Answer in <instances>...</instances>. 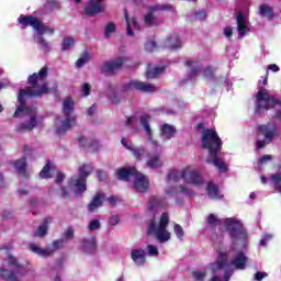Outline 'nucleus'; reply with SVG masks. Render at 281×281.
<instances>
[{
	"label": "nucleus",
	"mask_w": 281,
	"mask_h": 281,
	"mask_svg": "<svg viewBox=\"0 0 281 281\" xmlns=\"http://www.w3.org/2000/svg\"><path fill=\"white\" fill-rule=\"evenodd\" d=\"M48 71L49 68L44 66L38 72L30 75L27 78V85L30 87L20 89L18 94V102L20 105L13 113V117H25V115H27L30 117V122L21 123L16 127L19 133H23V131H33V128H36L38 124L36 121V108L26 106L25 98H41L43 95H47V93L52 91V89L47 86V82H45Z\"/></svg>",
	"instance_id": "1"
},
{
	"label": "nucleus",
	"mask_w": 281,
	"mask_h": 281,
	"mask_svg": "<svg viewBox=\"0 0 281 281\" xmlns=\"http://www.w3.org/2000/svg\"><path fill=\"white\" fill-rule=\"evenodd\" d=\"M201 144L203 150H207L206 164L214 166L221 172H227V164L223 160V139L216 130L207 128L202 132Z\"/></svg>",
	"instance_id": "2"
},
{
	"label": "nucleus",
	"mask_w": 281,
	"mask_h": 281,
	"mask_svg": "<svg viewBox=\"0 0 281 281\" xmlns=\"http://www.w3.org/2000/svg\"><path fill=\"white\" fill-rule=\"evenodd\" d=\"M224 223L225 229L228 232L232 240H245V238H247V231H245V227L240 221L226 218Z\"/></svg>",
	"instance_id": "3"
},
{
	"label": "nucleus",
	"mask_w": 281,
	"mask_h": 281,
	"mask_svg": "<svg viewBox=\"0 0 281 281\" xmlns=\"http://www.w3.org/2000/svg\"><path fill=\"white\" fill-rule=\"evenodd\" d=\"M52 248H41L36 244H30L29 248L33 254H36V256H41L42 258H49L54 256L58 249H63L65 247V240L64 239H56L50 244Z\"/></svg>",
	"instance_id": "4"
},
{
	"label": "nucleus",
	"mask_w": 281,
	"mask_h": 281,
	"mask_svg": "<svg viewBox=\"0 0 281 281\" xmlns=\"http://www.w3.org/2000/svg\"><path fill=\"white\" fill-rule=\"evenodd\" d=\"M257 135H262L263 140H257L256 146L257 150H261L265 148L267 144H271L273 142L276 135H278V128L276 126L270 127L269 125H258L257 126Z\"/></svg>",
	"instance_id": "5"
},
{
	"label": "nucleus",
	"mask_w": 281,
	"mask_h": 281,
	"mask_svg": "<svg viewBox=\"0 0 281 281\" xmlns=\"http://www.w3.org/2000/svg\"><path fill=\"white\" fill-rule=\"evenodd\" d=\"M9 265L10 267L14 268L15 272L8 273V269H0V277L3 280L19 281L16 279V273L23 276L25 273V267L19 263V260L16 259V257L12 255H9Z\"/></svg>",
	"instance_id": "6"
},
{
	"label": "nucleus",
	"mask_w": 281,
	"mask_h": 281,
	"mask_svg": "<svg viewBox=\"0 0 281 281\" xmlns=\"http://www.w3.org/2000/svg\"><path fill=\"white\" fill-rule=\"evenodd\" d=\"M18 23L23 27H33V30H36L37 34H43V21L34 15L21 14L18 18Z\"/></svg>",
	"instance_id": "7"
},
{
	"label": "nucleus",
	"mask_w": 281,
	"mask_h": 281,
	"mask_svg": "<svg viewBox=\"0 0 281 281\" xmlns=\"http://www.w3.org/2000/svg\"><path fill=\"white\" fill-rule=\"evenodd\" d=\"M69 186L75 196H85V192H87V180L78 176H72L69 179Z\"/></svg>",
	"instance_id": "8"
},
{
	"label": "nucleus",
	"mask_w": 281,
	"mask_h": 281,
	"mask_svg": "<svg viewBox=\"0 0 281 281\" xmlns=\"http://www.w3.org/2000/svg\"><path fill=\"white\" fill-rule=\"evenodd\" d=\"M181 179L187 183H191V186H203V177H201V173L190 168L182 170Z\"/></svg>",
	"instance_id": "9"
},
{
	"label": "nucleus",
	"mask_w": 281,
	"mask_h": 281,
	"mask_svg": "<svg viewBox=\"0 0 281 281\" xmlns=\"http://www.w3.org/2000/svg\"><path fill=\"white\" fill-rule=\"evenodd\" d=\"M126 58L116 57L114 60L104 61L101 66V74H115V71H120L123 67Z\"/></svg>",
	"instance_id": "10"
},
{
	"label": "nucleus",
	"mask_w": 281,
	"mask_h": 281,
	"mask_svg": "<svg viewBox=\"0 0 281 281\" xmlns=\"http://www.w3.org/2000/svg\"><path fill=\"white\" fill-rule=\"evenodd\" d=\"M236 24H237L238 35L240 36V38H245V36H247V33L250 32L249 22L245 16V12L243 11L237 12Z\"/></svg>",
	"instance_id": "11"
},
{
	"label": "nucleus",
	"mask_w": 281,
	"mask_h": 281,
	"mask_svg": "<svg viewBox=\"0 0 281 281\" xmlns=\"http://www.w3.org/2000/svg\"><path fill=\"white\" fill-rule=\"evenodd\" d=\"M77 139L79 142V146L86 150H90V153H98V150L102 148V145H100V140L98 139L85 138V136H78Z\"/></svg>",
	"instance_id": "12"
},
{
	"label": "nucleus",
	"mask_w": 281,
	"mask_h": 281,
	"mask_svg": "<svg viewBox=\"0 0 281 281\" xmlns=\"http://www.w3.org/2000/svg\"><path fill=\"white\" fill-rule=\"evenodd\" d=\"M149 186L150 182L146 179V176L139 171H136V175L134 176V189L137 192L146 193L148 192Z\"/></svg>",
	"instance_id": "13"
},
{
	"label": "nucleus",
	"mask_w": 281,
	"mask_h": 281,
	"mask_svg": "<svg viewBox=\"0 0 281 281\" xmlns=\"http://www.w3.org/2000/svg\"><path fill=\"white\" fill-rule=\"evenodd\" d=\"M81 251L88 256H93L98 251V239L95 237L81 239Z\"/></svg>",
	"instance_id": "14"
},
{
	"label": "nucleus",
	"mask_w": 281,
	"mask_h": 281,
	"mask_svg": "<svg viewBox=\"0 0 281 281\" xmlns=\"http://www.w3.org/2000/svg\"><path fill=\"white\" fill-rule=\"evenodd\" d=\"M103 11L102 0H89L88 5L83 10L87 16H95V14H100Z\"/></svg>",
	"instance_id": "15"
},
{
	"label": "nucleus",
	"mask_w": 281,
	"mask_h": 281,
	"mask_svg": "<svg viewBox=\"0 0 281 281\" xmlns=\"http://www.w3.org/2000/svg\"><path fill=\"white\" fill-rule=\"evenodd\" d=\"M247 260L245 252L239 251L236 256L231 260L232 267H234L237 271H244L247 269Z\"/></svg>",
	"instance_id": "16"
},
{
	"label": "nucleus",
	"mask_w": 281,
	"mask_h": 281,
	"mask_svg": "<svg viewBox=\"0 0 281 281\" xmlns=\"http://www.w3.org/2000/svg\"><path fill=\"white\" fill-rule=\"evenodd\" d=\"M136 173H137V168L135 167H128V168L121 167L116 169V179L119 181H130L131 177H135Z\"/></svg>",
	"instance_id": "17"
},
{
	"label": "nucleus",
	"mask_w": 281,
	"mask_h": 281,
	"mask_svg": "<svg viewBox=\"0 0 281 281\" xmlns=\"http://www.w3.org/2000/svg\"><path fill=\"white\" fill-rule=\"evenodd\" d=\"M186 67H190V71L188 72L189 80H196V76L201 74L202 66L196 60L188 59L186 61Z\"/></svg>",
	"instance_id": "18"
},
{
	"label": "nucleus",
	"mask_w": 281,
	"mask_h": 281,
	"mask_svg": "<svg viewBox=\"0 0 281 281\" xmlns=\"http://www.w3.org/2000/svg\"><path fill=\"white\" fill-rule=\"evenodd\" d=\"M124 19L126 22V34L127 36H135V32H133V27L134 30H139V22H137V18H128V11L125 9L124 10Z\"/></svg>",
	"instance_id": "19"
},
{
	"label": "nucleus",
	"mask_w": 281,
	"mask_h": 281,
	"mask_svg": "<svg viewBox=\"0 0 281 281\" xmlns=\"http://www.w3.org/2000/svg\"><path fill=\"white\" fill-rule=\"evenodd\" d=\"M105 195L102 192L95 193L91 202L88 204V212L93 213L95 210L102 207L104 203Z\"/></svg>",
	"instance_id": "20"
},
{
	"label": "nucleus",
	"mask_w": 281,
	"mask_h": 281,
	"mask_svg": "<svg viewBox=\"0 0 281 281\" xmlns=\"http://www.w3.org/2000/svg\"><path fill=\"white\" fill-rule=\"evenodd\" d=\"M131 259L137 267H144L146 265V250L144 249H133L131 251Z\"/></svg>",
	"instance_id": "21"
},
{
	"label": "nucleus",
	"mask_w": 281,
	"mask_h": 281,
	"mask_svg": "<svg viewBox=\"0 0 281 281\" xmlns=\"http://www.w3.org/2000/svg\"><path fill=\"white\" fill-rule=\"evenodd\" d=\"M164 71H166V66H156L154 68L148 66L145 77L147 80H156L157 78H161V74H164Z\"/></svg>",
	"instance_id": "22"
},
{
	"label": "nucleus",
	"mask_w": 281,
	"mask_h": 281,
	"mask_svg": "<svg viewBox=\"0 0 281 281\" xmlns=\"http://www.w3.org/2000/svg\"><path fill=\"white\" fill-rule=\"evenodd\" d=\"M166 47L175 52V49H181V38L179 37V34L171 33L165 42Z\"/></svg>",
	"instance_id": "23"
},
{
	"label": "nucleus",
	"mask_w": 281,
	"mask_h": 281,
	"mask_svg": "<svg viewBox=\"0 0 281 281\" xmlns=\"http://www.w3.org/2000/svg\"><path fill=\"white\" fill-rule=\"evenodd\" d=\"M52 217H46L43 220V223L37 227L34 233V236H38V238H45L47 232H49V225L52 223Z\"/></svg>",
	"instance_id": "24"
},
{
	"label": "nucleus",
	"mask_w": 281,
	"mask_h": 281,
	"mask_svg": "<svg viewBox=\"0 0 281 281\" xmlns=\"http://www.w3.org/2000/svg\"><path fill=\"white\" fill-rule=\"evenodd\" d=\"M76 123V116H65V120L61 121V127L56 130L57 135H63V133H67L70 127Z\"/></svg>",
	"instance_id": "25"
},
{
	"label": "nucleus",
	"mask_w": 281,
	"mask_h": 281,
	"mask_svg": "<svg viewBox=\"0 0 281 281\" xmlns=\"http://www.w3.org/2000/svg\"><path fill=\"white\" fill-rule=\"evenodd\" d=\"M147 157H148L146 161L147 168H150L151 170H156V168H161V166H164V162L161 161L159 154H156L153 156L148 154Z\"/></svg>",
	"instance_id": "26"
},
{
	"label": "nucleus",
	"mask_w": 281,
	"mask_h": 281,
	"mask_svg": "<svg viewBox=\"0 0 281 281\" xmlns=\"http://www.w3.org/2000/svg\"><path fill=\"white\" fill-rule=\"evenodd\" d=\"M136 91H139L140 93H155L157 87L153 83L136 80Z\"/></svg>",
	"instance_id": "27"
},
{
	"label": "nucleus",
	"mask_w": 281,
	"mask_h": 281,
	"mask_svg": "<svg viewBox=\"0 0 281 281\" xmlns=\"http://www.w3.org/2000/svg\"><path fill=\"white\" fill-rule=\"evenodd\" d=\"M15 170L21 175V177H27V158L22 157L14 162Z\"/></svg>",
	"instance_id": "28"
},
{
	"label": "nucleus",
	"mask_w": 281,
	"mask_h": 281,
	"mask_svg": "<svg viewBox=\"0 0 281 281\" xmlns=\"http://www.w3.org/2000/svg\"><path fill=\"white\" fill-rule=\"evenodd\" d=\"M93 173V165L91 164H83L81 167L78 168V177L79 179H89L91 175Z\"/></svg>",
	"instance_id": "29"
},
{
	"label": "nucleus",
	"mask_w": 281,
	"mask_h": 281,
	"mask_svg": "<svg viewBox=\"0 0 281 281\" xmlns=\"http://www.w3.org/2000/svg\"><path fill=\"white\" fill-rule=\"evenodd\" d=\"M259 15L267 16L268 21H273V18L276 16V12L273 11V7L269 4H260Z\"/></svg>",
	"instance_id": "30"
},
{
	"label": "nucleus",
	"mask_w": 281,
	"mask_h": 281,
	"mask_svg": "<svg viewBox=\"0 0 281 281\" xmlns=\"http://www.w3.org/2000/svg\"><path fill=\"white\" fill-rule=\"evenodd\" d=\"M54 170H56V166L53 165L50 160H46V165L41 170L40 177L42 179H52V172H54Z\"/></svg>",
	"instance_id": "31"
},
{
	"label": "nucleus",
	"mask_w": 281,
	"mask_h": 281,
	"mask_svg": "<svg viewBox=\"0 0 281 281\" xmlns=\"http://www.w3.org/2000/svg\"><path fill=\"white\" fill-rule=\"evenodd\" d=\"M140 126L145 130L146 135H148L149 139H153V130H150V115L144 114L139 117Z\"/></svg>",
	"instance_id": "32"
},
{
	"label": "nucleus",
	"mask_w": 281,
	"mask_h": 281,
	"mask_svg": "<svg viewBox=\"0 0 281 281\" xmlns=\"http://www.w3.org/2000/svg\"><path fill=\"white\" fill-rule=\"evenodd\" d=\"M161 135L162 137H166V139H172V137L177 135V127L168 123H165L161 128Z\"/></svg>",
	"instance_id": "33"
},
{
	"label": "nucleus",
	"mask_w": 281,
	"mask_h": 281,
	"mask_svg": "<svg viewBox=\"0 0 281 281\" xmlns=\"http://www.w3.org/2000/svg\"><path fill=\"white\" fill-rule=\"evenodd\" d=\"M166 199L161 196H150L149 198V210H157L158 207H164Z\"/></svg>",
	"instance_id": "34"
},
{
	"label": "nucleus",
	"mask_w": 281,
	"mask_h": 281,
	"mask_svg": "<svg viewBox=\"0 0 281 281\" xmlns=\"http://www.w3.org/2000/svg\"><path fill=\"white\" fill-rule=\"evenodd\" d=\"M155 10H157V7H150L149 12L146 13L144 16V23L147 27H153V25H155V21H157L155 15H153V12H155Z\"/></svg>",
	"instance_id": "35"
},
{
	"label": "nucleus",
	"mask_w": 281,
	"mask_h": 281,
	"mask_svg": "<svg viewBox=\"0 0 281 281\" xmlns=\"http://www.w3.org/2000/svg\"><path fill=\"white\" fill-rule=\"evenodd\" d=\"M148 150H146L144 147H134V149H132V155L136 161H142L144 157H148Z\"/></svg>",
	"instance_id": "36"
},
{
	"label": "nucleus",
	"mask_w": 281,
	"mask_h": 281,
	"mask_svg": "<svg viewBox=\"0 0 281 281\" xmlns=\"http://www.w3.org/2000/svg\"><path fill=\"white\" fill-rule=\"evenodd\" d=\"M63 113L65 116H74V100L66 99L63 104Z\"/></svg>",
	"instance_id": "37"
},
{
	"label": "nucleus",
	"mask_w": 281,
	"mask_h": 281,
	"mask_svg": "<svg viewBox=\"0 0 281 281\" xmlns=\"http://www.w3.org/2000/svg\"><path fill=\"white\" fill-rule=\"evenodd\" d=\"M206 192L210 199H221V194L218 193V187L213 182L207 183Z\"/></svg>",
	"instance_id": "38"
},
{
	"label": "nucleus",
	"mask_w": 281,
	"mask_h": 281,
	"mask_svg": "<svg viewBox=\"0 0 281 281\" xmlns=\"http://www.w3.org/2000/svg\"><path fill=\"white\" fill-rule=\"evenodd\" d=\"M89 60H91V53L90 52H85L81 57L76 61V67L78 69L85 67V65H87V63H89Z\"/></svg>",
	"instance_id": "39"
},
{
	"label": "nucleus",
	"mask_w": 281,
	"mask_h": 281,
	"mask_svg": "<svg viewBox=\"0 0 281 281\" xmlns=\"http://www.w3.org/2000/svg\"><path fill=\"white\" fill-rule=\"evenodd\" d=\"M156 238H158L160 243H168L170 239V233L166 231V228H158Z\"/></svg>",
	"instance_id": "40"
},
{
	"label": "nucleus",
	"mask_w": 281,
	"mask_h": 281,
	"mask_svg": "<svg viewBox=\"0 0 281 281\" xmlns=\"http://www.w3.org/2000/svg\"><path fill=\"white\" fill-rule=\"evenodd\" d=\"M133 89L137 91V80H131L128 83H125L121 87V91L123 93H130L131 91H133Z\"/></svg>",
	"instance_id": "41"
},
{
	"label": "nucleus",
	"mask_w": 281,
	"mask_h": 281,
	"mask_svg": "<svg viewBox=\"0 0 281 281\" xmlns=\"http://www.w3.org/2000/svg\"><path fill=\"white\" fill-rule=\"evenodd\" d=\"M76 45V40L74 37H64L61 43V52H67L70 47Z\"/></svg>",
	"instance_id": "42"
},
{
	"label": "nucleus",
	"mask_w": 281,
	"mask_h": 281,
	"mask_svg": "<svg viewBox=\"0 0 281 281\" xmlns=\"http://www.w3.org/2000/svg\"><path fill=\"white\" fill-rule=\"evenodd\" d=\"M35 43H37V45H42V49H44V52H49V42H47V40H45L43 37V35H37L35 37Z\"/></svg>",
	"instance_id": "43"
},
{
	"label": "nucleus",
	"mask_w": 281,
	"mask_h": 281,
	"mask_svg": "<svg viewBox=\"0 0 281 281\" xmlns=\"http://www.w3.org/2000/svg\"><path fill=\"white\" fill-rule=\"evenodd\" d=\"M167 179L168 181H173L175 183H177V181L181 179V172H179V170L177 169H171L167 175Z\"/></svg>",
	"instance_id": "44"
},
{
	"label": "nucleus",
	"mask_w": 281,
	"mask_h": 281,
	"mask_svg": "<svg viewBox=\"0 0 281 281\" xmlns=\"http://www.w3.org/2000/svg\"><path fill=\"white\" fill-rule=\"evenodd\" d=\"M216 69L212 66H206L203 70V78H210V80H216V75L214 74Z\"/></svg>",
	"instance_id": "45"
},
{
	"label": "nucleus",
	"mask_w": 281,
	"mask_h": 281,
	"mask_svg": "<svg viewBox=\"0 0 281 281\" xmlns=\"http://www.w3.org/2000/svg\"><path fill=\"white\" fill-rule=\"evenodd\" d=\"M270 179L274 186V190L281 192V173L272 175Z\"/></svg>",
	"instance_id": "46"
},
{
	"label": "nucleus",
	"mask_w": 281,
	"mask_h": 281,
	"mask_svg": "<svg viewBox=\"0 0 281 281\" xmlns=\"http://www.w3.org/2000/svg\"><path fill=\"white\" fill-rule=\"evenodd\" d=\"M116 30L115 23L113 22H109L105 25V30H104V37L105 38H111V34H113Z\"/></svg>",
	"instance_id": "47"
},
{
	"label": "nucleus",
	"mask_w": 281,
	"mask_h": 281,
	"mask_svg": "<svg viewBox=\"0 0 281 281\" xmlns=\"http://www.w3.org/2000/svg\"><path fill=\"white\" fill-rule=\"evenodd\" d=\"M170 217H168V213H162L160 216L158 229H166V227H168Z\"/></svg>",
	"instance_id": "48"
},
{
	"label": "nucleus",
	"mask_w": 281,
	"mask_h": 281,
	"mask_svg": "<svg viewBox=\"0 0 281 281\" xmlns=\"http://www.w3.org/2000/svg\"><path fill=\"white\" fill-rule=\"evenodd\" d=\"M173 232H175L177 238H179V240H183V236H186V231H183V227L181 225L175 224Z\"/></svg>",
	"instance_id": "49"
},
{
	"label": "nucleus",
	"mask_w": 281,
	"mask_h": 281,
	"mask_svg": "<svg viewBox=\"0 0 281 281\" xmlns=\"http://www.w3.org/2000/svg\"><path fill=\"white\" fill-rule=\"evenodd\" d=\"M220 259L215 261L216 270L225 269L227 266V258L223 257V254H220Z\"/></svg>",
	"instance_id": "50"
},
{
	"label": "nucleus",
	"mask_w": 281,
	"mask_h": 281,
	"mask_svg": "<svg viewBox=\"0 0 281 281\" xmlns=\"http://www.w3.org/2000/svg\"><path fill=\"white\" fill-rule=\"evenodd\" d=\"M192 277L195 281H203L207 277V272L205 271H193Z\"/></svg>",
	"instance_id": "51"
},
{
	"label": "nucleus",
	"mask_w": 281,
	"mask_h": 281,
	"mask_svg": "<svg viewBox=\"0 0 281 281\" xmlns=\"http://www.w3.org/2000/svg\"><path fill=\"white\" fill-rule=\"evenodd\" d=\"M89 232H95L100 229V220H92L88 225Z\"/></svg>",
	"instance_id": "52"
},
{
	"label": "nucleus",
	"mask_w": 281,
	"mask_h": 281,
	"mask_svg": "<svg viewBox=\"0 0 281 281\" xmlns=\"http://www.w3.org/2000/svg\"><path fill=\"white\" fill-rule=\"evenodd\" d=\"M218 217L214 215V213L209 214L207 223L211 227H216L218 225Z\"/></svg>",
	"instance_id": "53"
},
{
	"label": "nucleus",
	"mask_w": 281,
	"mask_h": 281,
	"mask_svg": "<svg viewBox=\"0 0 281 281\" xmlns=\"http://www.w3.org/2000/svg\"><path fill=\"white\" fill-rule=\"evenodd\" d=\"M157 232H159V227H157V224L155 223V221H151L149 223L148 229H147V234H155L157 236Z\"/></svg>",
	"instance_id": "54"
},
{
	"label": "nucleus",
	"mask_w": 281,
	"mask_h": 281,
	"mask_svg": "<svg viewBox=\"0 0 281 281\" xmlns=\"http://www.w3.org/2000/svg\"><path fill=\"white\" fill-rule=\"evenodd\" d=\"M97 178L98 181H106L109 179V173H106V171L99 169L97 170Z\"/></svg>",
	"instance_id": "55"
},
{
	"label": "nucleus",
	"mask_w": 281,
	"mask_h": 281,
	"mask_svg": "<svg viewBox=\"0 0 281 281\" xmlns=\"http://www.w3.org/2000/svg\"><path fill=\"white\" fill-rule=\"evenodd\" d=\"M81 92L85 98L91 95V85L89 83H82L81 86Z\"/></svg>",
	"instance_id": "56"
},
{
	"label": "nucleus",
	"mask_w": 281,
	"mask_h": 281,
	"mask_svg": "<svg viewBox=\"0 0 281 281\" xmlns=\"http://www.w3.org/2000/svg\"><path fill=\"white\" fill-rule=\"evenodd\" d=\"M121 144L122 146H124V148H126V150H130V153H132V150L134 149V145L126 138H121Z\"/></svg>",
	"instance_id": "57"
},
{
	"label": "nucleus",
	"mask_w": 281,
	"mask_h": 281,
	"mask_svg": "<svg viewBox=\"0 0 281 281\" xmlns=\"http://www.w3.org/2000/svg\"><path fill=\"white\" fill-rule=\"evenodd\" d=\"M146 52H155L157 49V42L150 41L145 44Z\"/></svg>",
	"instance_id": "58"
},
{
	"label": "nucleus",
	"mask_w": 281,
	"mask_h": 281,
	"mask_svg": "<svg viewBox=\"0 0 281 281\" xmlns=\"http://www.w3.org/2000/svg\"><path fill=\"white\" fill-rule=\"evenodd\" d=\"M147 250L149 256H155V257L159 256V249L156 246L147 245Z\"/></svg>",
	"instance_id": "59"
},
{
	"label": "nucleus",
	"mask_w": 281,
	"mask_h": 281,
	"mask_svg": "<svg viewBox=\"0 0 281 281\" xmlns=\"http://www.w3.org/2000/svg\"><path fill=\"white\" fill-rule=\"evenodd\" d=\"M65 179H66L65 173L58 171L57 175H56V178H55V183L57 186H60L65 181Z\"/></svg>",
	"instance_id": "60"
},
{
	"label": "nucleus",
	"mask_w": 281,
	"mask_h": 281,
	"mask_svg": "<svg viewBox=\"0 0 281 281\" xmlns=\"http://www.w3.org/2000/svg\"><path fill=\"white\" fill-rule=\"evenodd\" d=\"M64 236L67 240L74 239L75 238L74 228L71 227L67 228V231L64 233Z\"/></svg>",
	"instance_id": "61"
},
{
	"label": "nucleus",
	"mask_w": 281,
	"mask_h": 281,
	"mask_svg": "<svg viewBox=\"0 0 281 281\" xmlns=\"http://www.w3.org/2000/svg\"><path fill=\"white\" fill-rule=\"evenodd\" d=\"M117 223H120V216H119V215H112V216L110 217L109 224H110L112 227H115V225H117Z\"/></svg>",
	"instance_id": "62"
},
{
	"label": "nucleus",
	"mask_w": 281,
	"mask_h": 281,
	"mask_svg": "<svg viewBox=\"0 0 281 281\" xmlns=\"http://www.w3.org/2000/svg\"><path fill=\"white\" fill-rule=\"evenodd\" d=\"M61 199H69V189L67 187H60Z\"/></svg>",
	"instance_id": "63"
},
{
	"label": "nucleus",
	"mask_w": 281,
	"mask_h": 281,
	"mask_svg": "<svg viewBox=\"0 0 281 281\" xmlns=\"http://www.w3.org/2000/svg\"><path fill=\"white\" fill-rule=\"evenodd\" d=\"M265 278H267V272H256L255 273V280L256 281H261V280H265Z\"/></svg>",
	"instance_id": "64"
}]
</instances>
